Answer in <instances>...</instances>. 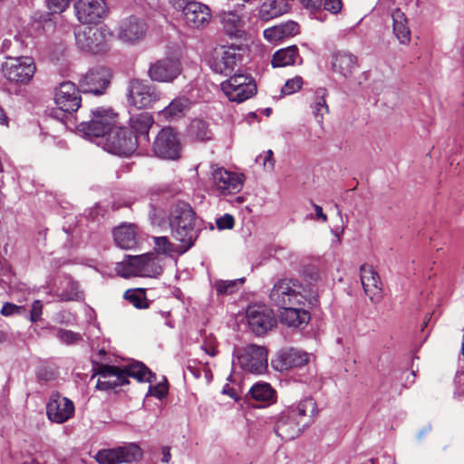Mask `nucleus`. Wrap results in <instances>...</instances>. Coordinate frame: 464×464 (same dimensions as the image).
I'll return each instance as SVG.
<instances>
[{
    "instance_id": "38",
    "label": "nucleus",
    "mask_w": 464,
    "mask_h": 464,
    "mask_svg": "<svg viewBox=\"0 0 464 464\" xmlns=\"http://www.w3.org/2000/svg\"><path fill=\"white\" fill-rule=\"evenodd\" d=\"M249 394L256 401L270 403L276 400L275 390L266 382H258L253 385L249 391Z\"/></svg>"
},
{
    "instance_id": "20",
    "label": "nucleus",
    "mask_w": 464,
    "mask_h": 464,
    "mask_svg": "<svg viewBox=\"0 0 464 464\" xmlns=\"http://www.w3.org/2000/svg\"><path fill=\"white\" fill-rule=\"evenodd\" d=\"M74 404L67 397L62 396L59 392H53L46 404V414L48 419L54 423L62 424L72 418L74 414Z\"/></svg>"
},
{
    "instance_id": "42",
    "label": "nucleus",
    "mask_w": 464,
    "mask_h": 464,
    "mask_svg": "<svg viewBox=\"0 0 464 464\" xmlns=\"http://www.w3.org/2000/svg\"><path fill=\"white\" fill-rule=\"evenodd\" d=\"M153 241L157 252L164 255L177 253L178 246L172 244L167 237H155Z\"/></svg>"
},
{
    "instance_id": "4",
    "label": "nucleus",
    "mask_w": 464,
    "mask_h": 464,
    "mask_svg": "<svg viewBox=\"0 0 464 464\" xmlns=\"http://www.w3.org/2000/svg\"><path fill=\"white\" fill-rule=\"evenodd\" d=\"M270 299L278 307L305 305V303L314 306L318 302L314 292L304 288L295 281L287 279L279 280L274 285L270 292Z\"/></svg>"
},
{
    "instance_id": "16",
    "label": "nucleus",
    "mask_w": 464,
    "mask_h": 464,
    "mask_svg": "<svg viewBox=\"0 0 464 464\" xmlns=\"http://www.w3.org/2000/svg\"><path fill=\"white\" fill-rule=\"evenodd\" d=\"M180 61L173 56H167L151 63L148 74L151 81L158 82H173L181 73Z\"/></svg>"
},
{
    "instance_id": "13",
    "label": "nucleus",
    "mask_w": 464,
    "mask_h": 464,
    "mask_svg": "<svg viewBox=\"0 0 464 464\" xmlns=\"http://www.w3.org/2000/svg\"><path fill=\"white\" fill-rule=\"evenodd\" d=\"M128 91L129 102L139 109L150 107L161 99V92L156 86L139 79L130 81Z\"/></svg>"
},
{
    "instance_id": "62",
    "label": "nucleus",
    "mask_w": 464,
    "mask_h": 464,
    "mask_svg": "<svg viewBox=\"0 0 464 464\" xmlns=\"http://www.w3.org/2000/svg\"><path fill=\"white\" fill-rule=\"evenodd\" d=\"M246 2H248L249 0H245Z\"/></svg>"
},
{
    "instance_id": "15",
    "label": "nucleus",
    "mask_w": 464,
    "mask_h": 464,
    "mask_svg": "<svg viewBox=\"0 0 464 464\" xmlns=\"http://www.w3.org/2000/svg\"><path fill=\"white\" fill-rule=\"evenodd\" d=\"M244 180L243 174L228 171L222 167H212V185L220 195L237 194L242 189Z\"/></svg>"
},
{
    "instance_id": "26",
    "label": "nucleus",
    "mask_w": 464,
    "mask_h": 464,
    "mask_svg": "<svg viewBox=\"0 0 464 464\" xmlns=\"http://www.w3.org/2000/svg\"><path fill=\"white\" fill-rule=\"evenodd\" d=\"M305 305H289L285 307H279L280 322L289 327H300L306 325L310 320V314L304 308Z\"/></svg>"
},
{
    "instance_id": "9",
    "label": "nucleus",
    "mask_w": 464,
    "mask_h": 464,
    "mask_svg": "<svg viewBox=\"0 0 464 464\" xmlns=\"http://www.w3.org/2000/svg\"><path fill=\"white\" fill-rule=\"evenodd\" d=\"M234 356L233 363L237 361V363L246 372L261 374L267 368V353L262 346L251 344L243 349H237Z\"/></svg>"
},
{
    "instance_id": "49",
    "label": "nucleus",
    "mask_w": 464,
    "mask_h": 464,
    "mask_svg": "<svg viewBox=\"0 0 464 464\" xmlns=\"http://www.w3.org/2000/svg\"><path fill=\"white\" fill-rule=\"evenodd\" d=\"M256 160V162L262 160L263 166L266 169L272 170L274 169L275 162L273 160V151L271 150L266 151L265 155L258 156Z\"/></svg>"
},
{
    "instance_id": "56",
    "label": "nucleus",
    "mask_w": 464,
    "mask_h": 464,
    "mask_svg": "<svg viewBox=\"0 0 464 464\" xmlns=\"http://www.w3.org/2000/svg\"><path fill=\"white\" fill-rule=\"evenodd\" d=\"M169 2L175 9L179 10V9H182L187 5V3H190L191 1L190 0H169Z\"/></svg>"
},
{
    "instance_id": "58",
    "label": "nucleus",
    "mask_w": 464,
    "mask_h": 464,
    "mask_svg": "<svg viewBox=\"0 0 464 464\" xmlns=\"http://www.w3.org/2000/svg\"><path fill=\"white\" fill-rule=\"evenodd\" d=\"M0 124L6 126L8 124V117L4 109L0 107Z\"/></svg>"
},
{
    "instance_id": "11",
    "label": "nucleus",
    "mask_w": 464,
    "mask_h": 464,
    "mask_svg": "<svg viewBox=\"0 0 464 464\" xmlns=\"http://www.w3.org/2000/svg\"><path fill=\"white\" fill-rule=\"evenodd\" d=\"M76 44L85 52L98 53L107 48L108 31L103 26H85L76 29Z\"/></svg>"
},
{
    "instance_id": "54",
    "label": "nucleus",
    "mask_w": 464,
    "mask_h": 464,
    "mask_svg": "<svg viewBox=\"0 0 464 464\" xmlns=\"http://www.w3.org/2000/svg\"><path fill=\"white\" fill-rule=\"evenodd\" d=\"M314 206V211H315V216L318 219L322 220L323 222H326L327 221V216L326 214H324L323 212V208L316 205V204H313Z\"/></svg>"
},
{
    "instance_id": "50",
    "label": "nucleus",
    "mask_w": 464,
    "mask_h": 464,
    "mask_svg": "<svg viewBox=\"0 0 464 464\" xmlns=\"http://www.w3.org/2000/svg\"><path fill=\"white\" fill-rule=\"evenodd\" d=\"M322 5L324 10L335 14L341 11L343 4L341 0H324Z\"/></svg>"
},
{
    "instance_id": "2",
    "label": "nucleus",
    "mask_w": 464,
    "mask_h": 464,
    "mask_svg": "<svg viewBox=\"0 0 464 464\" xmlns=\"http://www.w3.org/2000/svg\"><path fill=\"white\" fill-rule=\"evenodd\" d=\"M196 214L192 208L185 203L174 205L169 214V227L173 238L180 243L177 253L182 255L195 243L198 232L196 228Z\"/></svg>"
},
{
    "instance_id": "35",
    "label": "nucleus",
    "mask_w": 464,
    "mask_h": 464,
    "mask_svg": "<svg viewBox=\"0 0 464 464\" xmlns=\"http://www.w3.org/2000/svg\"><path fill=\"white\" fill-rule=\"evenodd\" d=\"M136 231L131 225H122L113 231L115 243L123 249H131L137 244Z\"/></svg>"
},
{
    "instance_id": "22",
    "label": "nucleus",
    "mask_w": 464,
    "mask_h": 464,
    "mask_svg": "<svg viewBox=\"0 0 464 464\" xmlns=\"http://www.w3.org/2000/svg\"><path fill=\"white\" fill-rule=\"evenodd\" d=\"M77 19L82 24H96L107 14L104 0H77L73 5Z\"/></svg>"
},
{
    "instance_id": "34",
    "label": "nucleus",
    "mask_w": 464,
    "mask_h": 464,
    "mask_svg": "<svg viewBox=\"0 0 464 464\" xmlns=\"http://www.w3.org/2000/svg\"><path fill=\"white\" fill-rule=\"evenodd\" d=\"M154 123L152 115L149 112H140L132 116L130 119V126L135 132V136L138 138H143L146 141L149 140V131Z\"/></svg>"
},
{
    "instance_id": "18",
    "label": "nucleus",
    "mask_w": 464,
    "mask_h": 464,
    "mask_svg": "<svg viewBox=\"0 0 464 464\" xmlns=\"http://www.w3.org/2000/svg\"><path fill=\"white\" fill-rule=\"evenodd\" d=\"M140 457V449L134 443L113 449L99 450L95 459L99 464H121L136 460Z\"/></svg>"
},
{
    "instance_id": "53",
    "label": "nucleus",
    "mask_w": 464,
    "mask_h": 464,
    "mask_svg": "<svg viewBox=\"0 0 464 464\" xmlns=\"http://www.w3.org/2000/svg\"><path fill=\"white\" fill-rule=\"evenodd\" d=\"M303 5L311 12L320 11L323 0H301Z\"/></svg>"
},
{
    "instance_id": "52",
    "label": "nucleus",
    "mask_w": 464,
    "mask_h": 464,
    "mask_svg": "<svg viewBox=\"0 0 464 464\" xmlns=\"http://www.w3.org/2000/svg\"><path fill=\"white\" fill-rule=\"evenodd\" d=\"M43 312V304L41 301L36 300L33 303L31 308L30 320L35 323L40 320Z\"/></svg>"
},
{
    "instance_id": "41",
    "label": "nucleus",
    "mask_w": 464,
    "mask_h": 464,
    "mask_svg": "<svg viewBox=\"0 0 464 464\" xmlns=\"http://www.w3.org/2000/svg\"><path fill=\"white\" fill-rule=\"evenodd\" d=\"M244 282L245 278L235 280H218L215 282L214 286L218 295H231L237 292Z\"/></svg>"
},
{
    "instance_id": "36",
    "label": "nucleus",
    "mask_w": 464,
    "mask_h": 464,
    "mask_svg": "<svg viewBox=\"0 0 464 464\" xmlns=\"http://www.w3.org/2000/svg\"><path fill=\"white\" fill-rule=\"evenodd\" d=\"M221 23L227 34L235 37L242 35L244 22L237 12H223L221 14Z\"/></svg>"
},
{
    "instance_id": "61",
    "label": "nucleus",
    "mask_w": 464,
    "mask_h": 464,
    "mask_svg": "<svg viewBox=\"0 0 464 464\" xmlns=\"http://www.w3.org/2000/svg\"><path fill=\"white\" fill-rule=\"evenodd\" d=\"M371 463H372V464H375V461H374V459H371Z\"/></svg>"
},
{
    "instance_id": "21",
    "label": "nucleus",
    "mask_w": 464,
    "mask_h": 464,
    "mask_svg": "<svg viewBox=\"0 0 464 464\" xmlns=\"http://www.w3.org/2000/svg\"><path fill=\"white\" fill-rule=\"evenodd\" d=\"M148 24L144 19L130 15L123 19L118 28V37L126 44L140 42L147 34Z\"/></svg>"
},
{
    "instance_id": "3",
    "label": "nucleus",
    "mask_w": 464,
    "mask_h": 464,
    "mask_svg": "<svg viewBox=\"0 0 464 464\" xmlns=\"http://www.w3.org/2000/svg\"><path fill=\"white\" fill-rule=\"evenodd\" d=\"M96 374L99 375L96 388L102 391L114 389L128 383V377L146 382H152L156 379L155 374L141 362L130 364L124 369L101 364L97 367Z\"/></svg>"
},
{
    "instance_id": "59",
    "label": "nucleus",
    "mask_w": 464,
    "mask_h": 464,
    "mask_svg": "<svg viewBox=\"0 0 464 464\" xmlns=\"http://www.w3.org/2000/svg\"><path fill=\"white\" fill-rule=\"evenodd\" d=\"M456 382H464V372H458V374L456 376Z\"/></svg>"
},
{
    "instance_id": "51",
    "label": "nucleus",
    "mask_w": 464,
    "mask_h": 464,
    "mask_svg": "<svg viewBox=\"0 0 464 464\" xmlns=\"http://www.w3.org/2000/svg\"><path fill=\"white\" fill-rule=\"evenodd\" d=\"M149 392L150 395L161 399L168 394V387L164 383H159L154 386H150Z\"/></svg>"
},
{
    "instance_id": "6",
    "label": "nucleus",
    "mask_w": 464,
    "mask_h": 464,
    "mask_svg": "<svg viewBox=\"0 0 464 464\" xmlns=\"http://www.w3.org/2000/svg\"><path fill=\"white\" fill-rule=\"evenodd\" d=\"M35 64L28 56L9 57L2 63L1 71L4 78L15 85H26L35 73Z\"/></svg>"
},
{
    "instance_id": "12",
    "label": "nucleus",
    "mask_w": 464,
    "mask_h": 464,
    "mask_svg": "<svg viewBox=\"0 0 464 464\" xmlns=\"http://www.w3.org/2000/svg\"><path fill=\"white\" fill-rule=\"evenodd\" d=\"M153 151L160 159L175 160L180 158L181 143L171 127L162 128L153 142Z\"/></svg>"
},
{
    "instance_id": "27",
    "label": "nucleus",
    "mask_w": 464,
    "mask_h": 464,
    "mask_svg": "<svg viewBox=\"0 0 464 464\" xmlns=\"http://www.w3.org/2000/svg\"><path fill=\"white\" fill-rule=\"evenodd\" d=\"M308 362V354L305 352L289 348L281 351L277 359L273 361L274 367L285 371L294 367H301Z\"/></svg>"
},
{
    "instance_id": "33",
    "label": "nucleus",
    "mask_w": 464,
    "mask_h": 464,
    "mask_svg": "<svg viewBox=\"0 0 464 464\" xmlns=\"http://www.w3.org/2000/svg\"><path fill=\"white\" fill-rule=\"evenodd\" d=\"M295 63H302V58L299 55L296 45H291L286 48L277 50L274 53L271 61V64L275 68L285 67Z\"/></svg>"
},
{
    "instance_id": "60",
    "label": "nucleus",
    "mask_w": 464,
    "mask_h": 464,
    "mask_svg": "<svg viewBox=\"0 0 464 464\" xmlns=\"http://www.w3.org/2000/svg\"><path fill=\"white\" fill-rule=\"evenodd\" d=\"M206 353L210 356H215L217 354V350L215 347H210L209 349H206Z\"/></svg>"
},
{
    "instance_id": "1",
    "label": "nucleus",
    "mask_w": 464,
    "mask_h": 464,
    "mask_svg": "<svg viewBox=\"0 0 464 464\" xmlns=\"http://www.w3.org/2000/svg\"><path fill=\"white\" fill-rule=\"evenodd\" d=\"M317 413L316 402L312 398L301 400L296 405H292L280 412L276 421L275 431L282 440H294L309 426Z\"/></svg>"
},
{
    "instance_id": "30",
    "label": "nucleus",
    "mask_w": 464,
    "mask_h": 464,
    "mask_svg": "<svg viewBox=\"0 0 464 464\" xmlns=\"http://www.w3.org/2000/svg\"><path fill=\"white\" fill-rule=\"evenodd\" d=\"M357 66V57L348 52H337L333 55L332 67L334 72L349 78Z\"/></svg>"
},
{
    "instance_id": "7",
    "label": "nucleus",
    "mask_w": 464,
    "mask_h": 464,
    "mask_svg": "<svg viewBox=\"0 0 464 464\" xmlns=\"http://www.w3.org/2000/svg\"><path fill=\"white\" fill-rule=\"evenodd\" d=\"M117 114L110 109L97 108L92 111V119L78 125V130L85 137L102 138V143L116 124Z\"/></svg>"
},
{
    "instance_id": "43",
    "label": "nucleus",
    "mask_w": 464,
    "mask_h": 464,
    "mask_svg": "<svg viewBox=\"0 0 464 464\" xmlns=\"http://www.w3.org/2000/svg\"><path fill=\"white\" fill-rule=\"evenodd\" d=\"M56 337L63 343L71 345L82 341V335L71 330L58 329Z\"/></svg>"
},
{
    "instance_id": "40",
    "label": "nucleus",
    "mask_w": 464,
    "mask_h": 464,
    "mask_svg": "<svg viewBox=\"0 0 464 464\" xmlns=\"http://www.w3.org/2000/svg\"><path fill=\"white\" fill-rule=\"evenodd\" d=\"M124 298L138 309L149 307V301L143 289H129L124 293Z\"/></svg>"
},
{
    "instance_id": "48",
    "label": "nucleus",
    "mask_w": 464,
    "mask_h": 464,
    "mask_svg": "<svg viewBox=\"0 0 464 464\" xmlns=\"http://www.w3.org/2000/svg\"><path fill=\"white\" fill-rule=\"evenodd\" d=\"M218 229H231L235 225V219L232 215L225 214L216 221Z\"/></svg>"
},
{
    "instance_id": "32",
    "label": "nucleus",
    "mask_w": 464,
    "mask_h": 464,
    "mask_svg": "<svg viewBox=\"0 0 464 464\" xmlns=\"http://www.w3.org/2000/svg\"><path fill=\"white\" fill-rule=\"evenodd\" d=\"M289 9L287 1L266 0L259 8L258 17L262 21H269L287 13Z\"/></svg>"
},
{
    "instance_id": "14",
    "label": "nucleus",
    "mask_w": 464,
    "mask_h": 464,
    "mask_svg": "<svg viewBox=\"0 0 464 464\" xmlns=\"http://www.w3.org/2000/svg\"><path fill=\"white\" fill-rule=\"evenodd\" d=\"M240 50L234 45L216 48L209 63L211 69L217 73L230 74L242 61Z\"/></svg>"
},
{
    "instance_id": "31",
    "label": "nucleus",
    "mask_w": 464,
    "mask_h": 464,
    "mask_svg": "<svg viewBox=\"0 0 464 464\" xmlns=\"http://www.w3.org/2000/svg\"><path fill=\"white\" fill-rule=\"evenodd\" d=\"M392 28L400 44H408L411 41V30L405 14L399 8L392 12Z\"/></svg>"
},
{
    "instance_id": "57",
    "label": "nucleus",
    "mask_w": 464,
    "mask_h": 464,
    "mask_svg": "<svg viewBox=\"0 0 464 464\" xmlns=\"http://www.w3.org/2000/svg\"><path fill=\"white\" fill-rule=\"evenodd\" d=\"M162 455H163L162 461L165 463H168L170 460V457H171L169 448L164 447L162 449Z\"/></svg>"
},
{
    "instance_id": "8",
    "label": "nucleus",
    "mask_w": 464,
    "mask_h": 464,
    "mask_svg": "<svg viewBox=\"0 0 464 464\" xmlns=\"http://www.w3.org/2000/svg\"><path fill=\"white\" fill-rule=\"evenodd\" d=\"M102 145L110 153L129 156L136 150L138 138L129 129L115 124Z\"/></svg>"
},
{
    "instance_id": "10",
    "label": "nucleus",
    "mask_w": 464,
    "mask_h": 464,
    "mask_svg": "<svg viewBox=\"0 0 464 464\" xmlns=\"http://www.w3.org/2000/svg\"><path fill=\"white\" fill-rule=\"evenodd\" d=\"M221 90L229 101L240 103L256 93V86L250 76L235 73L221 83Z\"/></svg>"
},
{
    "instance_id": "25",
    "label": "nucleus",
    "mask_w": 464,
    "mask_h": 464,
    "mask_svg": "<svg viewBox=\"0 0 464 464\" xmlns=\"http://www.w3.org/2000/svg\"><path fill=\"white\" fill-rule=\"evenodd\" d=\"M361 282L366 295L372 303H379L382 297V283L378 273L369 265L360 268Z\"/></svg>"
},
{
    "instance_id": "5",
    "label": "nucleus",
    "mask_w": 464,
    "mask_h": 464,
    "mask_svg": "<svg viewBox=\"0 0 464 464\" xmlns=\"http://www.w3.org/2000/svg\"><path fill=\"white\" fill-rule=\"evenodd\" d=\"M115 270L119 276L125 278L131 276L154 277L161 272L154 255L150 253L127 256L122 262L116 264Z\"/></svg>"
},
{
    "instance_id": "39",
    "label": "nucleus",
    "mask_w": 464,
    "mask_h": 464,
    "mask_svg": "<svg viewBox=\"0 0 464 464\" xmlns=\"http://www.w3.org/2000/svg\"><path fill=\"white\" fill-rule=\"evenodd\" d=\"M327 91L324 88L316 90L314 100L312 104L313 113L318 122H322L323 118L329 112V108L325 101Z\"/></svg>"
},
{
    "instance_id": "55",
    "label": "nucleus",
    "mask_w": 464,
    "mask_h": 464,
    "mask_svg": "<svg viewBox=\"0 0 464 464\" xmlns=\"http://www.w3.org/2000/svg\"><path fill=\"white\" fill-rule=\"evenodd\" d=\"M38 376L40 379L44 381H50L53 380L55 376V373L53 372H48L46 370H41L38 373Z\"/></svg>"
},
{
    "instance_id": "46",
    "label": "nucleus",
    "mask_w": 464,
    "mask_h": 464,
    "mask_svg": "<svg viewBox=\"0 0 464 464\" xmlns=\"http://www.w3.org/2000/svg\"><path fill=\"white\" fill-rule=\"evenodd\" d=\"M70 0H47V8L53 14H61L68 8Z\"/></svg>"
},
{
    "instance_id": "24",
    "label": "nucleus",
    "mask_w": 464,
    "mask_h": 464,
    "mask_svg": "<svg viewBox=\"0 0 464 464\" xmlns=\"http://www.w3.org/2000/svg\"><path fill=\"white\" fill-rule=\"evenodd\" d=\"M186 24L191 28H201L211 20L209 7L199 2H190L181 9Z\"/></svg>"
},
{
    "instance_id": "29",
    "label": "nucleus",
    "mask_w": 464,
    "mask_h": 464,
    "mask_svg": "<svg viewBox=\"0 0 464 464\" xmlns=\"http://www.w3.org/2000/svg\"><path fill=\"white\" fill-rule=\"evenodd\" d=\"M299 34V24L294 21L266 28L263 32L264 37L271 43L279 42L283 39L295 36Z\"/></svg>"
},
{
    "instance_id": "45",
    "label": "nucleus",
    "mask_w": 464,
    "mask_h": 464,
    "mask_svg": "<svg viewBox=\"0 0 464 464\" xmlns=\"http://www.w3.org/2000/svg\"><path fill=\"white\" fill-rule=\"evenodd\" d=\"M66 285L68 286V290L62 291L58 294V296L61 301H72L79 298L78 287L77 285L73 282L67 281Z\"/></svg>"
},
{
    "instance_id": "17",
    "label": "nucleus",
    "mask_w": 464,
    "mask_h": 464,
    "mask_svg": "<svg viewBox=\"0 0 464 464\" xmlns=\"http://www.w3.org/2000/svg\"><path fill=\"white\" fill-rule=\"evenodd\" d=\"M246 317L250 329L256 335L266 334L276 323L273 311L263 304L249 305L246 309Z\"/></svg>"
},
{
    "instance_id": "44",
    "label": "nucleus",
    "mask_w": 464,
    "mask_h": 464,
    "mask_svg": "<svg viewBox=\"0 0 464 464\" xmlns=\"http://www.w3.org/2000/svg\"><path fill=\"white\" fill-rule=\"evenodd\" d=\"M303 86V79L300 76H295L286 81L285 84L282 88V93L284 95H290L299 91Z\"/></svg>"
},
{
    "instance_id": "28",
    "label": "nucleus",
    "mask_w": 464,
    "mask_h": 464,
    "mask_svg": "<svg viewBox=\"0 0 464 464\" xmlns=\"http://www.w3.org/2000/svg\"><path fill=\"white\" fill-rule=\"evenodd\" d=\"M191 105L192 102L187 96H178L160 110L158 116L166 121H178L188 113Z\"/></svg>"
},
{
    "instance_id": "23",
    "label": "nucleus",
    "mask_w": 464,
    "mask_h": 464,
    "mask_svg": "<svg viewBox=\"0 0 464 464\" xmlns=\"http://www.w3.org/2000/svg\"><path fill=\"white\" fill-rule=\"evenodd\" d=\"M54 101L58 108L67 113L75 112L81 106L79 90L72 82H63L56 88Z\"/></svg>"
},
{
    "instance_id": "37",
    "label": "nucleus",
    "mask_w": 464,
    "mask_h": 464,
    "mask_svg": "<svg viewBox=\"0 0 464 464\" xmlns=\"http://www.w3.org/2000/svg\"><path fill=\"white\" fill-rule=\"evenodd\" d=\"M188 136L198 141H208L213 137L208 123L202 119H194L188 128Z\"/></svg>"
},
{
    "instance_id": "19",
    "label": "nucleus",
    "mask_w": 464,
    "mask_h": 464,
    "mask_svg": "<svg viewBox=\"0 0 464 464\" xmlns=\"http://www.w3.org/2000/svg\"><path fill=\"white\" fill-rule=\"evenodd\" d=\"M111 72L109 69L97 66L89 70L80 80L82 92L102 95L110 85Z\"/></svg>"
},
{
    "instance_id": "47",
    "label": "nucleus",
    "mask_w": 464,
    "mask_h": 464,
    "mask_svg": "<svg viewBox=\"0 0 464 464\" xmlns=\"http://www.w3.org/2000/svg\"><path fill=\"white\" fill-rule=\"evenodd\" d=\"M25 307L24 305H17L12 303L4 304L1 314L5 316H9L13 314H22L25 312Z\"/></svg>"
}]
</instances>
